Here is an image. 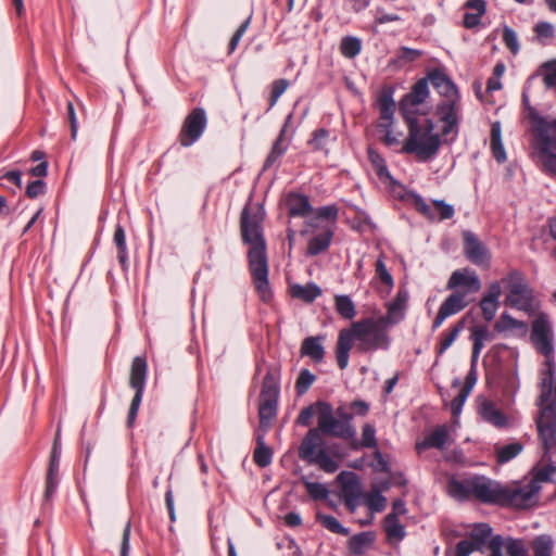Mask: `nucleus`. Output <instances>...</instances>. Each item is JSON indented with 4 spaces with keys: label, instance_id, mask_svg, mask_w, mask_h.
<instances>
[{
    "label": "nucleus",
    "instance_id": "obj_41",
    "mask_svg": "<svg viewBox=\"0 0 556 556\" xmlns=\"http://www.w3.org/2000/svg\"><path fill=\"white\" fill-rule=\"evenodd\" d=\"M368 159L379 177V179L383 182H391L392 176L390 175V172L388 170L387 163L384 159L372 148L368 149Z\"/></svg>",
    "mask_w": 556,
    "mask_h": 556
},
{
    "label": "nucleus",
    "instance_id": "obj_52",
    "mask_svg": "<svg viewBox=\"0 0 556 556\" xmlns=\"http://www.w3.org/2000/svg\"><path fill=\"white\" fill-rule=\"evenodd\" d=\"M505 549L507 556H529V551L522 539L507 538Z\"/></svg>",
    "mask_w": 556,
    "mask_h": 556
},
{
    "label": "nucleus",
    "instance_id": "obj_40",
    "mask_svg": "<svg viewBox=\"0 0 556 556\" xmlns=\"http://www.w3.org/2000/svg\"><path fill=\"white\" fill-rule=\"evenodd\" d=\"M531 548L534 556H552L554 551V540L549 534L536 535L531 541Z\"/></svg>",
    "mask_w": 556,
    "mask_h": 556
},
{
    "label": "nucleus",
    "instance_id": "obj_10",
    "mask_svg": "<svg viewBox=\"0 0 556 556\" xmlns=\"http://www.w3.org/2000/svg\"><path fill=\"white\" fill-rule=\"evenodd\" d=\"M505 304L526 313L533 312L538 306L532 289L521 280L509 285Z\"/></svg>",
    "mask_w": 556,
    "mask_h": 556
},
{
    "label": "nucleus",
    "instance_id": "obj_60",
    "mask_svg": "<svg viewBox=\"0 0 556 556\" xmlns=\"http://www.w3.org/2000/svg\"><path fill=\"white\" fill-rule=\"evenodd\" d=\"M422 55V52L417 49L402 47L397 52V62L401 64L410 63L416 61Z\"/></svg>",
    "mask_w": 556,
    "mask_h": 556
},
{
    "label": "nucleus",
    "instance_id": "obj_58",
    "mask_svg": "<svg viewBox=\"0 0 556 556\" xmlns=\"http://www.w3.org/2000/svg\"><path fill=\"white\" fill-rule=\"evenodd\" d=\"M359 445L366 448L377 447L376 429L372 425L365 424L363 426L362 441Z\"/></svg>",
    "mask_w": 556,
    "mask_h": 556
},
{
    "label": "nucleus",
    "instance_id": "obj_9",
    "mask_svg": "<svg viewBox=\"0 0 556 556\" xmlns=\"http://www.w3.org/2000/svg\"><path fill=\"white\" fill-rule=\"evenodd\" d=\"M207 117L204 109H193L185 118L179 131L178 140L182 147L192 146L204 132Z\"/></svg>",
    "mask_w": 556,
    "mask_h": 556
},
{
    "label": "nucleus",
    "instance_id": "obj_28",
    "mask_svg": "<svg viewBox=\"0 0 556 556\" xmlns=\"http://www.w3.org/2000/svg\"><path fill=\"white\" fill-rule=\"evenodd\" d=\"M470 339L472 341L471 362L477 363L485 341H491L492 336L485 325H476L470 329Z\"/></svg>",
    "mask_w": 556,
    "mask_h": 556
},
{
    "label": "nucleus",
    "instance_id": "obj_37",
    "mask_svg": "<svg viewBox=\"0 0 556 556\" xmlns=\"http://www.w3.org/2000/svg\"><path fill=\"white\" fill-rule=\"evenodd\" d=\"M481 414L485 421L497 428H504L507 426V418L505 414L500 410L492 402H486L482 405Z\"/></svg>",
    "mask_w": 556,
    "mask_h": 556
},
{
    "label": "nucleus",
    "instance_id": "obj_8",
    "mask_svg": "<svg viewBox=\"0 0 556 556\" xmlns=\"http://www.w3.org/2000/svg\"><path fill=\"white\" fill-rule=\"evenodd\" d=\"M316 405L318 407V429L320 432L343 440L355 437L356 431L352 424L337 419L329 403L317 402Z\"/></svg>",
    "mask_w": 556,
    "mask_h": 556
},
{
    "label": "nucleus",
    "instance_id": "obj_47",
    "mask_svg": "<svg viewBox=\"0 0 556 556\" xmlns=\"http://www.w3.org/2000/svg\"><path fill=\"white\" fill-rule=\"evenodd\" d=\"M286 134V126L281 129L278 138L275 140L273 148L265 161V168L270 167L285 152L286 146H283V139Z\"/></svg>",
    "mask_w": 556,
    "mask_h": 556
},
{
    "label": "nucleus",
    "instance_id": "obj_44",
    "mask_svg": "<svg viewBox=\"0 0 556 556\" xmlns=\"http://www.w3.org/2000/svg\"><path fill=\"white\" fill-rule=\"evenodd\" d=\"M334 306L338 314L344 319H353L356 316V307L349 295H336Z\"/></svg>",
    "mask_w": 556,
    "mask_h": 556
},
{
    "label": "nucleus",
    "instance_id": "obj_51",
    "mask_svg": "<svg viewBox=\"0 0 556 556\" xmlns=\"http://www.w3.org/2000/svg\"><path fill=\"white\" fill-rule=\"evenodd\" d=\"M319 466L320 469L328 473H332L339 469V464L330 457L325 450H319L316 457L311 462Z\"/></svg>",
    "mask_w": 556,
    "mask_h": 556
},
{
    "label": "nucleus",
    "instance_id": "obj_31",
    "mask_svg": "<svg viewBox=\"0 0 556 556\" xmlns=\"http://www.w3.org/2000/svg\"><path fill=\"white\" fill-rule=\"evenodd\" d=\"M523 450V444L521 442H511L505 445L496 443L494 445V452L496 457V463L498 465H504L516 456H518Z\"/></svg>",
    "mask_w": 556,
    "mask_h": 556
},
{
    "label": "nucleus",
    "instance_id": "obj_59",
    "mask_svg": "<svg viewBox=\"0 0 556 556\" xmlns=\"http://www.w3.org/2000/svg\"><path fill=\"white\" fill-rule=\"evenodd\" d=\"M305 488H306L308 495L313 500H325V498H327V496L329 494L327 486L319 482L306 481Z\"/></svg>",
    "mask_w": 556,
    "mask_h": 556
},
{
    "label": "nucleus",
    "instance_id": "obj_15",
    "mask_svg": "<svg viewBox=\"0 0 556 556\" xmlns=\"http://www.w3.org/2000/svg\"><path fill=\"white\" fill-rule=\"evenodd\" d=\"M59 456H60V445H59V432L55 435L47 478H46V490L43 494V500L46 503L50 502L55 493L58 486V475H59Z\"/></svg>",
    "mask_w": 556,
    "mask_h": 556
},
{
    "label": "nucleus",
    "instance_id": "obj_35",
    "mask_svg": "<svg viewBox=\"0 0 556 556\" xmlns=\"http://www.w3.org/2000/svg\"><path fill=\"white\" fill-rule=\"evenodd\" d=\"M491 151L498 163H504L506 161L507 157L502 142V129L500 122H495L491 126Z\"/></svg>",
    "mask_w": 556,
    "mask_h": 556
},
{
    "label": "nucleus",
    "instance_id": "obj_57",
    "mask_svg": "<svg viewBox=\"0 0 556 556\" xmlns=\"http://www.w3.org/2000/svg\"><path fill=\"white\" fill-rule=\"evenodd\" d=\"M329 135V131L325 128L317 129L313 132V138L308 141V144L313 150L326 151Z\"/></svg>",
    "mask_w": 556,
    "mask_h": 556
},
{
    "label": "nucleus",
    "instance_id": "obj_39",
    "mask_svg": "<svg viewBox=\"0 0 556 556\" xmlns=\"http://www.w3.org/2000/svg\"><path fill=\"white\" fill-rule=\"evenodd\" d=\"M256 443L253 460L258 467L265 468L271 463L273 450L265 444L263 435H257Z\"/></svg>",
    "mask_w": 556,
    "mask_h": 556
},
{
    "label": "nucleus",
    "instance_id": "obj_42",
    "mask_svg": "<svg viewBox=\"0 0 556 556\" xmlns=\"http://www.w3.org/2000/svg\"><path fill=\"white\" fill-rule=\"evenodd\" d=\"M383 527L389 540L401 541L405 538V528L394 515H387L383 519Z\"/></svg>",
    "mask_w": 556,
    "mask_h": 556
},
{
    "label": "nucleus",
    "instance_id": "obj_23",
    "mask_svg": "<svg viewBox=\"0 0 556 556\" xmlns=\"http://www.w3.org/2000/svg\"><path fill=\"white\" fill-rule=\"evenodd\" d=\"M450 439V432L446 426H438L430 434L426 435L425 439L416 443V450L421 453L428 448L443 450Z\"/></svg>",
    "mask_w": 556,
    "mask_h": 556
},
{
    "label": "nucleus",
    "instance_id": "obj_20",
    "mask_svg": "<svg viewBox=\"0 0 556 556\" xmlns=\"http://www.w3.org/2000/svg\"><path fill=\"white\" fill-rule=\"evenodd\" d=\"M426 78H428V84L431 83L438 92L445 98L444 100L459 98L456 86L440 70L430 72Z\"/></svg>",
    "mask_w": 556,
    "mask_h": 556
},
{
    "label": "nucleus",
    "instance_id": "obj_56",
    "mask_svg": "<svg viewBox=\"0 0 556 556\" xmlns=\"http://www.w3.org/2000/svg\"><path fill=\"white\" fill-rule=\"evenodd\" d=\"M289 86H290L289 80H287L285 78H280V79H277V80L273 81L270 97H269V106L267 109L268 111L273 106H275V104L277 103L278 99L288 89Z\"/></svg>",
    "mask_w": 556,
    "mask_h": 556
},
{
    "label": "nucleus",
    "instance_id": "obj_2",
    "mask_svg": "<svg viewBox=\"0 0 556 556\" xmlns=\"http://www.w3.org/2000/svg\"><path fill=\"white\" fill-rule=\"evenodd\" d=\"M389 324L386 318H364L352 324L350 329H342L339 332L336 357L340 369H345L349 364L350 351L353 341H358V350L362 352L378 349H388L390 339L387 333Z\"/></svg>",
    "mask_w": 556,
    "mask_h": 556
},
{
    "label": "nucleus",
    "instance_id": "obj_26",
    "mask_svg": "<svg viewBox=\"0 0 556 556\" xmlns=\"http://www.w3.org/2000/svg\"><path fill=\"white\" fill-rule=\"evenodd\" d=\"M338 215L339 210L334 204L319 207L314 216L306 220V226L308 228H320L324 225H331L333 227Z\"/></svg>",
    "mask_w": 556,
    "mask_h": 556
},
{
    "label": "nucleus",
    "instance_id": "obj_3",
    "mask_svg": "<svg viewBox=\"0 0 556 556\" xmlns=\"http://www.w3.org/2000/svg\"><path fill=\"white\" fill-rule=\"evenodd\" d=\"M408 136L402 147V152L413 154L419 162L433 159L441 147V138L434 132V124L428 117L404 119Z\"/></svg>",
    "mask_w": 556,
    "mask_h": 556
},
{
    "label": "nucleus",
    "instance_id": "obj_64",
    "mask_svg": "<svg viewBox=\"0 0 556 556\" xmlns=\"http://www.w3.org/2000/svg\"><path fill=\"white\" fill-rule=\"evenodd\" d=\"M470 392H466V390L460 389L457 396H455L451 402V410L454 417H457L462 413L463 405L468 399Z\"/></svg>",
    "mask_w": 556,
    "mask_h": 556
},
{
    "label": "nucleus",
    "instance_id": "obj_29",
    "mask_svg": "<svg viewBox=\"0 0 556 556\" xmlns=\"http://www.w3.org/2000/svg\"><path fill=\"white\" fill-rule=\"evenodd\" d=\"M465 8L473 12H466L464 14L463 24L466 28L471 29L480 24L481 17L486 11V3L484 0H468Z\"/></svg>",
    "mask_w": 556,
    "mask_h": 556
},
{
    "label": "nucleus",
    "instance_id": "obj_1",
    "mask_svg": "<svg viewBox=\"0 0 556 556\" xmlns=\"http://www.w3.org/2000/svg\"><path fill=\"white\" fill-rule=\"evenodd\" d=\"M551 327L546 318L539 317L532 326V339L536 350L546 357L545 369L541 372L536 428L548 447L556 446V378L555 363L552 358L553 344L549 339Z\"/></svg>",
    "mask_w": 556,
    "mask_h": 556
},
{
    "label": "nucleus",
    "instance_id": "obj_24",
    "mask_svg": "<svg viewBox=\"0 0 556 556\" xmlns=\"http://www.w3.org/2000/svg\"><path fill=\"white\" fill-rule=\"evenodd\" d=\"M475 477L458 480L452 478L448 480L446 490L450 496L457 501H467L473 498Z\"/></svg>",
    "mask_w": 556,
    "mask_h": 556
},
{
    "label": "nucleus",
    "instance_id": "obj_12",
    "mask_svg": "<svg viewBox=\"0 0 556 556\" xmlns=\"http://www.w3.org/2000/svg\"><path fill=\"white\" fill-rule=\"evenodd\" d=\"M504 485L483 476H475L473 498L484 503L502 506Z\"/></svg>",
    "mask_w": 556,
    "mask_h": 556
},
{
    "label": "nucleus",
    "instance_id": "obj_30",
    "mask_svg": "<svg viewBox=\"0 0 556 556\" xmlns=\"http://www.w3.org/2000/svg\"><path fill=\"white\" fill-rule=\"evenodd\" d=\"M323 340L320 336L305 338L301 344V355L311 357L315 363H321L325 356Z\"/></svg>",
    "mask_w": 556,
    "mask_h": 556
},
{
    "label": "nucleus",
    "instance_id": "obj_55",
    "mask_svg": "<svg viewBox=\"0 0 556 556\" xmlns=\"http://www.w3.org/2000/svg\"><path fill=\"white\" fill-rule=\"evenodd\" d=\"M314 381L315 376L308 369H302L295 382L296 393L299 395L306 393Z\"/></svg>",
    "mask_w": 556,
    "mask_h": 556
},
{
    "label": "nucleus",
    "instance_id": "obj_13",
    "mask_svg": "<svg viewBox=\"0 0 556 556\" xmlns=\"http://www.w3.org/2000/svg\"><path fill=\"white\" fill-rule=\"evenodd\" d=\"M540 491L541 486H532L530 482L521 486H504L502 506L527 508L530 506L532 498L538 495Z\"/></svg>",
    "mask_w": 556,
    "mask_h": 556
},
{
    "label": "nucleus",
    "instance_id": "obj_17",
    "mask_svg": "<svg viewBox=\"0 0 556 556\" xmlns=\"http://www.w3.org/2000/svg\"><path fill=\"white\" fill-rule=\"evenodd\" d=\"M338 480L342 484V493L345 505L351 511L355 509V501L361 496V483L358 477L354 472L342 471L338 476Z\"/></svg>",
    "mask_w": 556,
    "mask_h": 556
},
{
    "label": "nucleus",
    "instance_id": "obj_32",
    "mask_svg": "<svg viewBox=\"0 0 556 556\" xmlns=\"http://www.w3.org/2000/svg\"><path fill=\"white\" fill-rule=\"evenodd\" d=\"M277 404L278 400L276 399L260 397L258 416L261 428L267 429L270 426V422L277 415Z\"/></svg>",
    "mask_w": 556,
    "mask_h": 556
},
{
    "label": "nucleus",
    "instance_id": "obj_19",
    "mask_svg": "<svg viewBox=\"0 0 556 556\" xmlns=\"http://www.w3.org/2000/svg\"><path fill=\"white\" fill-rule=\"evenodd\" d=\"M319 450H324L320 430L318 428H312L301 442L299 456L302 460L309 463L316 457Z\"/></svg>",
    "mask_w": 556,
    "mask_h": 556
},
{
    "label": "nucleus",
    "instance_id": "obj_45",
    "mask_svg": "<svg viewBox=\"0 0 556 556\" xmlns=\"http://www.w3.org/2000/svg\"><path fill=\"white\" fill-rule=\"evenodd\" d=\"M279 396V384L277 377L274 372L268 371L264 379L260 397L262 399H276Z\"/></svg>",
    "mask_w": 556,
    "mask_h": 556
},
{
    "label": "nucleus",
    "instance_id": "obj_61",
    "mask_svg": "<svg viewBox=\"0 0 556 556\" xmlns=\"http://www.w3.org/2000/svg\"><path fill=\"white\" fill-rule=\"evenodd\" d=\"M434 212L439 213L437 215V220L450 219L454 215V207L443 200H434L433 201Z\"/></svg>",
    "mask_w": 556,
    "mask_h": 556
},
{
    "label": "nucleus",
    "instance_id": "obj_63",
    "mask_svg": "<svg viewBox=\"0 0 556 556\" xmlns=\"http://www.w3.org/2000/svg\"><path fill=\"white\" fill-rule=\"evenodd\" d=\"M503 41L505 42L506 47L513 52L517 53L519 50L518 39L516 33L509 28L508 26H505L503 29Z\"/></svg>",
    "mask_w": 556,
    "mask_h": 556
},
{
    "label": "nucleus",
    "instance_id": "obj_46",
    "mask_svg": "<svg viewBox=\"0 0 556 556\" xmlns=\"http://www.w3.org/2000/svg\"><path fill=\"white\" fill-rule=\"evenodd\" d=\"M465 328V319L458 320L448 332H444L442 334L438 353L441 355L443 354L457 339L462 330Z\"/></svg>",
    "mask_w": 556,
    "mask_h": 556
},
{
    "label": "nucleus",
    "instance_id": "obj_36",
    "mask_svg": "<svg viewBox=\"0 0 556 556\" xmlns=\"http://www.w3.org/2000/svg\"><path fill=\"white\" fill-rule=\"evenodd\" d=\"M554 454L543 455V458L548 460V464L542 467H534L532 469V479L530 483L532 486H541L543 482H549L552 480L553 473L556 471V467L552 465V457Z\"/></svg>",
    "mask_w": 556,
    "mask_h": 556
},
{
    "label": "nucleus",
    "instance_id": "obj_27",
    "mask_svg": "<svg viewBox=\"0 0 556 556\" xmlns=\"http://www.w3.org/2000/svg\"><path fill=\"white\" fill-rule=\"evenodd\" d=\"M286 205L290 216L304 217L312 212L308 197L301 193H289L286 199Z\"/></svg>",
    "mask_w": 556,
    "mask_h": 556
},
{
    "label": "nucleus",
    "instance_id": "obj_5",
    "mask_svg": "<svg viewBox=\"0 0 556 556\" xmlns=\"http://www.w3.org/2000/svg\"><path fill=\"white\" fill-rule=\"evenodd\" d=\"M539 156L544 168L556 174V119L539 117L534 121Z\"/></svg>",
    "mask_w": 556,
    "mask_h": 556
},
{
    "label": "nucleus",
    "instance_id": "obj_38",
    "mask_svg": "<svg viewBox=\"0 0 556 556\" xmlns=\"http://www.w3.org/2000/svg\"><path fill=\"white\" fill-rule=\"evenodd\" d=\"M375 541L372 532H361L349 540V549L354 555H362Z\"/></svg>",
    "mask_w": 556,
    "mask_h": 556
},
{
    "label": "nucleus",
    "instance_id": "obj_11",
    "mask_svg": "<svg viewBox=\"0 0 556 556\" xmlns=\"http://www.w3.org/2000/svg\"><path fill=\"white\" fill-rule=\"evenodd\" d=\"M261 223V215L258 213L252 215L250 207L244 206L240 217L241 235L243 241L251 247L265 245Z\"/></svg>",
    "mask_w": 556,
    "mask_h": 556
},
{
    "label": "nucleus",
    "instance_id": "obj_33",
    "mask_svg": "<svg viewBox=\"0 0 556 556\" xmlns=\"http://www.w3.org/2000/svg\"><path fill=\"white\" fill-rule=\"evenodd\" d=\"M290 292L293 298L300 299L305 303H312L321 294V289L312 282L304 286L294 283L291 286Z\"/></svg>",
    "mask_w": 556,
    "mask_h": 556
},
{
    "label": "nucleus",
    "instance_id": "obj_43",
    "mask_svg": "<svg viewBox=\"0 0 556 556\" xmlns=\"http://www.w3.org/2000/svg\"><path fill=\"white\" fill-rule=\"evenodd\" d=\"M491 533L492 528L488 523H479L470 532L468 541L477 551H480L485 545Z\"/></svg>",
    "mask_w": 556,
    "mask_h": 556
},
{
    "label": "nucleus",
    "instance_id": "obj_6",
    "mask_svg": "<svg viewBox=\"0 0 556 556\" xmlns=\"http://www.w3.org/2000/svg\"><path fill=\"white\" fill-rule=\"evenodd\" d=\"M429 97L428 78L418 79L410 91L400 101V113L404 119L427 117V111L422 105Z\"/></svg>",
    "mask_w": 556,
    "mask_h": 556
},
{
    "label": "nucleus",
    "instance_id": "obj_18",
    "mask_svg": "<svg viewBox=\"0 0 556 556\" xmlns=\"http://www.w3.org/2000/svg\"><path fill=\"white\" fill-rule=\"evenodd\" d=\"M463 237L466 256L477 265H486L489 262V253L485 247L471 231H464Z\"/></svg>",
    "mask_w": 556,
    "mask_h": 556
},
{
    "label": "nucleus",
    "instance_id": "obj_4",
    "mask_svg": "<svg viewBox=\"0 0 556 556\" xmlns=\"http://www.w3.org/2000/svg\"><path fill=\"white\" fill-rule=\"evenodd\" d=\"M447 290L452 293L442 302L432 323V330H437L443 321L467 307L476 300L481 289L480 280H448Z\"/></svg>",
    "mask_w": 556,
    "mask_h": 556
},
{
    "label": "nucleus",
    "instance_id": "obj_48",
    "mask_svg": "<svg viewBox=\"0 0 556 556\" xmlns=\"http://www.w3.org/2000/svg\"><path fill=\"white\" fill-rule=\"evenodd\" d=\"M362 49L361 40L356 37L346 36L340 43L341 53L349 59L355 58Z\"/></svg>",
    "mask_w": 556,
    "mask_h": 556
},
{
    "label": "nucleus",
    "instance_id": "obj_34",
    "mask_svg": "<svg viewBox=\"0 0 556 556\" xmlns=\"http://www.w3.org/2000/svg\"><path fill=\"white\" fill-rule=\"evenodd\" d=\"M494 330L496 332H507V331H527V324L522 320H518L514 318L508 313H503L498 320L494 324Z\"/></svg>",
    "mask_w": 556,
    "mask_h": 556
},
{
    "label": "nucleus",
    "instance_id": "obj_50",
    "mask_svg": "<svg viewBox=\"0 0 556 556\" xmlns=\"http://www.w3.org/2000/svg\"><path fill=\"white\" fill-rule=\"evenodd\" d=\"M317 520L329 531L337 534L348 535L349 530L344 528L340 521L330 515H324L318 513L316 515Z\"/></svg>",
    "mask_w": 556,
    "mask_h": 556
},
{
    "label": "nucleus",
    "instance_id": "obj_14",
    "mask_svg": "<svg viewBox=\"0 0 556 556\" xmlns=\"http://www.w3.org/2000/svg\"><path fill=\"white\" fill-rule=\"evenodd\" d=\"M459 98L443 100L438 104L437 113L440 121L444 124L442 128V132L444 135H447L457 128L459 122Z\"/></svg>",
    "mask_w": 556,
    "mask_h": 556
},
{
    "label": "nucleus",
    "instance_id": "obj_54",
    "mask_svg": "<svg viewBox=\"0 0 556 556\" xmlns=\"http://www.w3.org/2000/svg\"><path fill=\"white\" fill-rule=\"evenodd\" d=\"M365 504L371 511L380 513L387 506V498L379 490H376L365 496Z\"/></svg>",
    "mask_w": 556,
    "mask_h": 556
},
{
    "label": "nucleus",
    "instance_id": "obj_25",
    "mask_svg": "<svg viewBox=\"0 0 556 556\" xmlns=\"http://www.w3.org/2000/svg\"><path fill=\"white\" fill-rule=\"evenodd\" d=\"M408 302V292L405 289H400L394 298L388 304V314L384 317L389 325H394L404 318V311Z\"/></svg>",
    "mask_w": 556,
    "mask_h": 556
},
{
    "label": "nucleus",
    "instance_id": "obj_22",
    "mask_svg": "<svg viewBox=\"0 0 556 556\" xmlns=\"http://www.w3.org/2000/svg\"><path fill=\"white\" fill-rule=\"evenodd\" d=\"M265 245L251 247L249 251V265L252 278H267L268 266Z\"/></svg>",
    "mask_w": 556,
    "mask_h": 556
},
{
    "label": "nucleus",
    "instance_id": "obj_21",
    "mask_svg": "<svg viewBox=\"0 0 556 556\" xmlns=\"http://www.w3.org/2000/svg\"><path fill=\"white\" fill-rule=\"evenodd\" d=\"M502 289L498 282H493L489 287L488 292L480 301V308L482 311L483 318L485 321H491L494 319L497 308H498V299L501 296Z\"/></svg>",
    "mask_w": 556,
    "mask_h": 556
},
{
    "label": "nucleus",
    "instance_id": "obj_7",
    "mask_svg": "<svg viewBox=\"0 0 556 556\" xmlns=\"http://www.w3.org/2000/svg\"><path fill=\"white\" fill-rule=\"evenodd\" d=\"M147 372H148V364L146 357L142 356H136L132 359L131 368H130V376H129V386L135 390V395L131 400L129 410H128V417H127V425L128 427H132L142 401V395L144 391L146 386V379H147Z\"/></svg>",
    "mask_w": 556,
    "mask_h": 556
},
{
    "label": "nucleus",
    "instance_id": "obj_62",
    "mask_svg": "<svg viewBox=\"0 0 556 556\" xmlns=\"http://www.w3.org/2000/svg\"><path fill=\"white\" fill-rule=\"evenodd\" d=\"M255 281V291L257 292L260 299L269 303L273 300V290L269 285V280H254Z\"/></svg>",
    "mask_w": 556,
    "mask_h": 556
},
{
    "label": "nucleus",
    "instance_id": "obj_49",
    "mask_svg": "<svg viewBox=\"0 0 556 556\" xmlns=\"http://www.w3.org/2000/svg\"><path fill=\"white\" fill-rule=\"evenodd\" d=\"M380 118L384 124H391L395 110V102L389 94H383L379 98Z\"/></svg>",
    "mask_w": 556,
    "mask_h": 556
},
{
    "label": "nucleus",
    "instance_id": "obj_53",
    "mask_svg": "<svg viewBox=\"0 0 556 556\" xmlns=\"http://www.w3.org/2000/svg\"><path fill=\"white\" fill-rule=\"evenodd\" d=\"M114 242L117 248V257L119 263L124 267L127 260V249H126V239L125 231L121 225H117L114 231Z\"/></svg>",
    "mask_w": 556,
    "mask_h": 556
},
{
    "label": "nucleus",
    "instance_id": "obj_16",
    "mask_svg": "<svg viewBox=\"0 0 556 556\" xmlns=\"http://www.w3.org/2000/svg\"><path fill=\"white\" fill-rule=\"evenodd\" d=\"M314 229L317 230V232L313 233L306 247V254L311 256L327 251L334 235V229L331 225H324L320 228Z\"/></svg>",
    "mask_w": 556,
    "mask_h": 556
}]
</instances>
